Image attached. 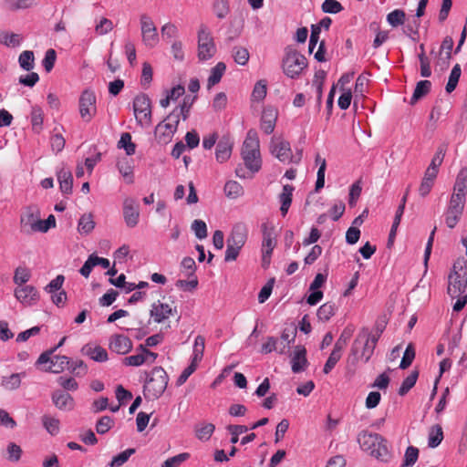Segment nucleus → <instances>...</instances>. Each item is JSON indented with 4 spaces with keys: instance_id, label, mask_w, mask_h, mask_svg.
<instances>
[{
    "instance_id": "nucleus-1",
    "label": "nucleus",
    "mask_w": 467,
    "mask_h": 467,
    "mask_svg": "<svg viewBox=\"0 0 467 467\" xmlns=\"http://www.w3.org/2000/svg\"><path fill=\"white\" fill-rule=\"evenodd\" d=\"M358 442L363 451L381 462H388L390 458L387 441L378 433L363 431L358 436Z\"/></svg>"
},
{
    "instance_id": "nucleus-2",
    "label": "nucleus",
    "mask_w": 467,
    "mask_h": 467,
    "mask_svg": "<svg viewBox=\"0 0 467 467\" xmlns=\"http://www.w3.org/2000/svg\"><path fill=\"white\" fill-rule=\"evenodd\" d=\"M375 347L368 338V328L363 327L357 335L351 346L348 360L356 364L360 358L368 362L374 353Z\"/></svg>"
},
{
    "instance_id": "nucleus-3",
    "label": "nucleus",
    "mask_w": 467,
    "mask_h": 467,
    "mask_svg": "<svg viewBox=\"0 0 467 467\" xmlns=\"http://www.w3.org/2000/svg\"><path fill=\"white\" fill-rule=\"evenodd\" d=\"M169 381L167 372L161 367L154 368L144 384V395L150 399H159L165 391Z\"/></svg>"
},
{
    "instance_id": "nucleus-4",
    "label": "nucleus",
    "mask_w": 467,
    "mask_h": 467,
    "mask_svg": "<svg viewBox=\"0 0 467 467\" xmlns=\"http://www.w3.org/2000/svg\"><path fill=\"white\" fill-rule=\"evenodd\" d=\"M306 66L307 60L304 55L291 47L285 48L282 67L284 73L288 78H298Z\"/></svg>"
},
{
    "instance_id": "nucleus-5",
    "label": "nucleus",
    "mask_w": 467,
    "mask_h": 467,
    "mask_svg": "<svg viewBox=\"0 0 467 467\" xmlns=\"http://www.w3.org/2000/svg\"><path fill=\"white\" fill-rule=\"evenodd\" d=\"M447 294L451 299L467 294V271L463 267L457 269L453 265L448 276Z\"/></svg>"
},
{
    "instance_id": "nucleus-6",
    "label": "nucleus",
    "mask_w": 467,
    "mask_h": 467,
    "mask_svg": "<svg viewBox=\"0 0 467 467\" xmlns=\"http://www.w3.org/2000/svg\"><path fill=\"white\" fill-rule=\"evenodd\" d=\"M216 52L213 37L208 27L202 25L198 30V58L200 61L211 59Z\"/></svg>"
},
{
    "instance_id": "nucleus-7",
    "label": "nucleus",
    "mask_w": 467,
    "mask_h": 467,
    "mask_svg": "<svg viewBox=\"0 0 467 467\" xmlns=\"http://www.w3.org/2000/svg\"><path fill=\"white\" fill-rule=\"evenodd\" d=\"M179 125V119H177V112L170 113L166 119L160 122L154 130L156 140L161 144L169 143Z\"/></svg>"
},
{
    "instance_id": "nucleus-8",
    "label": "nucleus",
    "mask_w": 467,
    "mask_h": 467,
    "mask_svg": "<svg viewBox=\"0 0 467 467\" xmlns=\"http://www.w3.org/2000/svg\"><path fill=\"white\" fill-rule=\"evenodd\" d=\"M141 40L142 43L148 47H154L159 43V34L157 27L154 25L150 16L146 14H142L140 16Z\"/></svg>"
},
{
    "instance_id": "nucleus-9",
    "label": "nucleus",
    "mask_w": 467,
    "mask_h": 467,
    "mask_svg": "<svg viewBox=\"0 0 467 467\" xmlns=\"http://www.w3.org/2000/svg\"><path fill=\"white\" fill-rule=\"evenodd\" d=\"M133 110L137 121L140 125H150L151 122L150 99L145 94H140L135 97L133 101Z\"/></svg>"
},
{
    "instance_id": "nucleus-10",
    "label": "nucleus",
    "mask_w": 467,
    "mask_h": 467,
    "mask_svg": "<svg viewBox=\"0 0 467 467\" xmlns=\"http://www.w3.org/2000/svg\"><path fill=\"white\" fill-rule=\"evenodd\" d=\"M40 224V212L36 206H28L20 216L21 232L31 234L38 232Z\"/></svg>"
},
{
    "instance_id": "nucleus-11",
    "label": "nucleus",
    "mask_w": 467,
    "mask_h": 467,
    "mask_svg": "<svg viewBox=\"0 0 467 467\" xmlns=\"http://www.w3.org/2000/svg\"><path fill=\"white\" fill-rule=\"evenodd\" d=\"M97 112L96 95L90 89H85L79 98V114L82 119L89 122Z\"/></svg>"
},
{
    "instance_id": "nucleus-12",
    "label": "nucleus",
    "mask_w": 467,
    "mask_h": 467,
    "mask_svg": "<svg viewBox=\"0 0 467 467\" xmlns=\"http://www.w3.org/2000/svg\"><path fill=\"white\" fill-rule=\"evenodd\" d=\"M464 204L465 201L461 200V198L451 197L448 208L444 213L445 223L449 228H454L460 221L464 209Z\"/></svg>"
},
{
    "instance_id": "nucleus-13",
    "label": "nucleus",
    "mask_w": 467,
    "mask_h": 467,
    "mask_svg": "<svg viewBox=\"0 0 467 467\" xmlns=\"http://www.w3.org/2000/svg\"><path fill=\"white\" fill-rule=\"evenodd\" d=\"M178 313L177 307H172L167 303L161 302L158 300L151 305L150 310V316L154 322L160 324L168 319L171 316Z\"/></svg>"
},
{
    "instance_id": "nucleus-14",
    "label": "nucleus",
    "mask_w": 467,
    "mask_h": 467,
    "mask_svg": "<svg viewBox=\"0 0 467 467\" xmlns=\"http://www.w3.org/2000/svg\"><path fill=\"white\" fill-rule=\"evenodd\" d=\"M270 151L282 162H290L292 160L290 143L286 140L273 138L270 143Z\"/></svg>"
},
{
    "instance_id": "nucleus-15",
    "label": "nucleus",
    "mask_w": 467,
    "mask_h": 467,
    "mask_svg": "<svg viewBox=\"0 0 467 467\" xmlns=\"http://www.w3.org/2000/svg\"><path fill=\"white\" fill-rule=\"evenodd\" d=\"M14 295L20 303L26 306L36 304L39 298L38 292L33 285L17 286Z\"/></svg>"
},
{
    "instance_id": "nucleus-16",
    "label": "nucleus",
    "mask_w": 467,
    "mask_h": 467,
    "mask_svg": "<svg viewBox=\"0 0 467 467\" xmlns=\"http://www.w3.org/2000/svg\"><path fill=\"white\" fill-rule=\"evenodd\" d=\"M123 216L126 224L129 227H134L138 224L140 213L138 205L134 199L126 198L123 202Z\"/></svg>"
},
{
    "instance_id": "nucleus-17",
    "label": "nucleus",
    "mask_w": 467,
    "mask_h": 467,
    "mask_svg": "<svg viewBox=\"0 0 467 467\" xmlns=\"http://www.w3.org/2000/svg\"><path fill=\"white\" fill-rule=\"evenodd\" d=\"M109 349L119 355H125L132 349V342L127 336L113 335L109 338Z\"/></svg>"
},
{
    "instance_id": "nucleus-18",
    "label": "nucleus",
    "mask_w": 467,
    "mask_h": 467,
    "mask_svg": "<svg viewBox=\"0 0 467 467\" xmlns=\"http://www.w3.org/2000/svg\"><path fill=\"white\" fill-rule=\"evenodd\" d=\"M277 115V109L271 106L264 109L261 116V129L265 134H271L274 131Z\"/></svg>"
},
{
    "instance_id": "nucleus-19",
    "label": "nucleus",
    "mask_w": 467,
    "mask_h": 467,
    "mask_svg": "<svg viewBox=\"0 0 467 467\" xmlns=\"http://www.w3.org/2000/svg\"><path fill=\"white\" fill-rule=\"evenodd\" d=\"M51 398L54 405L60 410H71L74 409V399L66 391L55 390Z\"/></svg>"
},
{
    "instance_id": "nucleus-20",
    "label": "nucleus",
    "mask_w": 467,
    "mask_h": 467,
    "mask_svg": "<svg viewBox=\"0 0 467 467\" xmlns=\"http://www.w3.org/2000/svg\"><path fill=\"white\" fill-rule=\"evenodd\" d=\"M234 141L229 136H223L216 145L215 157L217 161H226L232 154Z\"/></svg>"
},
{
    "instance_id": "nucleus-21",
    "label": "nucleus",
    "mask_w": 467,
    "mask_h": 467,
    "mask_svg": "<svg viewBox=\"0 0 467 467\" xmlns=\"http://www.w3.org/2000/svg\"><path fill=\"white\" fill-rule=\"evenodd\" d=\"M81 353L96 362H105L109 359L107 350L98 345L86 344L82 347Z\"/></svg>"
},
{
    "instance_id": "nucleus-22",
    "label": "nucleus",
    "mask_w": 467,
    "mask_h": 467,
    "mask_svg": "<svg viewBox=\"0 0 467 467\" xmlns=\"http://www.w3.org/2000/svg\"><path fill=\"white\" fill-rule=\"evenodd\" d=\"M467 190V168L462 167L457 174L456 181L453 186V193L451 197L461 198L465 201V192Z\"/></svg>"
},
{
    "instance_id": "nucleus-23",
    "label": "nucleus",
    "mask_w": 467,
    "mask_h": 467,
    "mask_svg": "<svg viewBox=\"0 0 467 467\" xmlns=\"http://www.w3.org/2000/svg\"><path fill=\"white\" fill-rule=\"evenodd\" d=\"M291 365H292V371L294 373H299L304 371L307 365V359H306V350L304 347L297 346L296 348L294 356L291 359Z\"/></svg>"
},
{
    "instance_id": "nucleus-24",
    "label": "nucleus",
    "mask_w": 467,
    "mask_h": 467,
    "mask_svg": "<svg viewBox=\"0 0 467 467\" xmlns=\"http://www.w3.org/2000/svg\"><path fill=\"white\" fill-rule=\"evenodd\" d=\"M247 239V229L245 225L239 223L234 226L230 236L227 239V244L236 247H243Z\"/></svg>"
},
{
    "instance_id": "nucleus-25",
    "label": "nucleus",
    "mask_w": 467,
    "mask_h": 467,
    "mask_svg": "<svg viewBox=\"0 0 467 467\" xmlns=\"http://www.w3.org/2000/svg\"><path fill=\"white\" fill-rule=\"evenodd\" d=\"M263 230V242L262 252H266V256L272 254L274 248L276 245L275 238L274 227H268L266 223L262 225Z\"/></svg>"
},
{
    "instance_id": "nucleus-26",
    "label": "nucleus",
    "mask_w": 467,
    "mask_h": 467,
    "mask_svg": "<svg viewBox=\"0 0 467 467\" xmlns=\"http://www.w3.org/2000/svg\"><path fill=\"white\" fill-rule=\"evenodd\" d=\"M59 188L62 193L71 194L73 187V176L70 170L61 168L57 173Z\"/></svg>"
},
{
    "instance_id": "nucleus-27",
    "label": "nucleus",
    "mask_w": 467,
    "mask_h": 467,
    "mask_svg": "<svg viewBox=\"0 0 467 467\" xmlns=\"http://www.w3.org/2000/svg\"><path fill=\"white\" fill-rule=\"evenodd\" d=\"M294 190L295 188L292 185L285 184L283 186V191L279 194V202L281 203L280 212L284 217L286 215L291 206Z\"/></svg>"
},
{
    "instance_id": "nucleus-28",
    "label": "nucleus",
    "mask_w": 467,
    "mask_h": 467,
    "mask_svg": "<svg viewBox=\"0 0 467 467\" xmlns=\"http://www.w3.org/2000/svg\"><path fill=\"white\" fill-rule=\"evenodd\" d=\"M246 168L253 173L257 172L262 166L260 151L242 153Z\"/></svg>"
},
{
    "instance_id": "nucleus-29",
    "label": "nucleus",
    "mask_w": 467,
    "mask_h": 467,
    "mask_svg": "<svg viewBox=\"0 0 467 467\" xmlns=\"http://www.w3.org/2000/svg\"><path fill=\"white\" fill-rule=\"evenodd\" d=\"M259 151V139L257 132L254 130H250L247 132L246 138L244 141L242 153L256 152Z\"/></svg>"
},
{
    "instance_id": "nucleus-30",
    "label": "nucleus",
    "mask_w": 467,
    "mask_h": 467,
    "mask_svg": "<svg viewBox=\"0 0 467 467\" xmlns=\"http://www.w3.org/2000/svg\"><path fill=\"white\" fill-rule=\"evenodd\" d=\"M197 96H185L182 102L179 107L175 108L171 113L177 112V119H180L182 116V119L185 120L189 117L191 108L192 107Z\"/></svg>"
},
{
    "instance_id": "nucleus-31",
    "label": "nucleus",
    "mask_w": 467,
    "mask_h": 467,
    "mask_svg": "<svg viewBox=\"0 0 467 467\" xmlns=\"http://www.w3.org/2000/svg\"><path fill=\"white\" fill-rule=\"evenodd\" d=\"M296 331L295 328L285 327L281 334L279 345V353L285 354L290 344L295 341Z\"/></svg>"
},
{
    "instance_id": "nucleus-32",
    "label": "nucleus",
    "mask_w": 467,
    "mask_h": 467,
    "mask_svg": "<svg viewBox=\"0 0 467 467\" xmlns=\"http://www.w3.org/2000/svg\"><path fill=\"white\" fill-rule=\"evenodd\" d=\"M71 359L67 356H54L52 357L51 366H49V371L53 373H60L65 369L69 368Z\"/></svg>"
},
{
    "instance_id": "nucleus-33",
    "label": "nucleus",
    "mask_w": 467,
    "mask_h": 467,
    "mask_svg": "<svg viewBox=\"0 0 467 467\" xmlns=\"http://www.w3.org/2000/svg\"><path fill=\"white\" fill-rule=\"evenodd\" d=\"M225 70L226 65L223 62H218L213 67H212L207 81L208 88H211L221 81Z\"/></svg>"
},
{
    "instance_id": "nucleus-34",
    "label": "nucleus",
    "mask_w": 467,
    "mask_h": 467,
    "mask_svg": "<svg viewBox=\"0 0 467 467\" xmlns=\"http://www.w3.org/2000/svg\"><path fill=\"white\" fill-rule=\"evenodd\" d=\"M23 37L19 34L10 33L7 31L0 32V44L7 47H17L21 45Z\"/></svg>"
},
{
    "instance_id": "nucleus-35",
    "label": "nucleus",
    "mask_w": 467,
    "mask_h": 467,
    "mask_svg": "<svg viewBox=\"0 0 467 467\" xmlns=\"http://www.w3.org/2000/svg\"><path fill=\"white\" fill-rule=\"evenodd\" d=\"M431 88V83L429 80H420L417 83L413 95L410 99V104L414 105L419 99L427 95Z\"/></svg>"
},
{
    "instance_id": "nucleus-36",
    "label": "nucleus",
    "mask_w": 467,
    "mask_h": 467,
    "mask_svg": "<svg viewBox=\"0 0 467 467\" xmlns=\"http://www.w3.org/2000/svg\"><path fill=\"white\" fill-rule=\"evenodd\" d=\"M443 440V431L441 425L436 424L429 431L428 446L430 448L438 447Z\"/></svg>"
},
{
    "instance_id": "nucleus-37",
    "label": "nucleus",
    "mask_w": 467,
    "mask_h": 467,
    "mask_svg": "<svg viewBox=\"0 0 467 467\" xmlns=\"http://www.w3.org/2000/svg\"><path fill=\"white\" fill-rule=\"evenodd\" d=\"M95 228V222L91 213L83 214L78 223V231L80 234H88Z\"/></svg>"
},
{
    "instance_id": "nucleus-38",
    "label": "nucleus",
    "mask_w": 467,
    "mask_h": 467,
    "mask_svg": "<svg viewBox=\"0 0 467 467\" xmlns=\"http://www.w3.org/2000/svg\"><path fill=\"white\" fill-rule=\"evenodd\" d=\"M25 373H14L8 377H2L1 386L8 390H14L20 387L21 378Z\"/></svg>"
},
{
    "instance_id": "nucleus-39",
    "label": "nucleus",
    "mask_w": 467,
    "mask_h": 467,
    "mask_svg": "<svg viewBox=\"0 0 467 467\" xmlns=\"http://www.w3.org/2000/svg\"><path fill=\"white\" fill-rule=\"evenodd\" d=\"M223 190L226 197L230 199H236L244 194L243 186L236 181H228Z\"/></svg>"
},
{
    "instance_id": "nucleus-40",
    "label": "nucleus",
    "mask_w": 467,
    "mask_h": 467,
    "mask_svg": "<svg viewBox=\"0 0 467 467\" xmlns=\"http://www.w3.org/2000/svg\"><path fill=\"white\" fill-rule=\"evenodd\" d=\"M20 67L26 71H30L35 67L34 52L30 50L23 51L18 57Z\"/></svg>"
},
{
    "instance_id": "nucleus-41",
    "label": "nucleus",
    "mask_w": 467,
    "mask_h": 467,
    "mask_svg": "<svg viewBox=\"0 0 467 467\" xmlns=\"http://www.w3.org/2000/svg\"><path fill=\"white\" fill-rule=\"evenodd\" d=\"M212 8L217 18L224 19L230 12L229 0H213Z\"/></svg>"
},
{
    "instance_id": "nucleus-42",
    "label": "nucleus",
    "mask_w": 467,
    "mask_h": 467,
    "mask_svg": "<svg viewBox=\"0 0 467 467\" xmlns=\"http://www.w3.org/2000/svg\"><path fill=\"white\" fill-rule=\"evenodd\" d=\"M6 9L16 11L18 9H26L36 5V0H4Z\"/></svg>"
},
{
    "instance_id": "nucleus-43",
    "label": "nucleus",
    "mask_w": 467,
    "mask_h": 467,
    "mask_svg": "<svg viewBox=\"0 0 467 467\" xmlns=\"http://www.w3.org/2000/svg\"><path fill=\"white\" fill-rule=\"evenodd\" d=\"M215 427L213 423H204L195 427V435L198 440L206 441L213 435Z\"/></svg>"
},
{
    "instance_id": "nucleus-44",
    "label": "nucleus",
    "mask_w": 467,
    "mask_h": 467,
    "mask_svg": "<svg viewBox=\"0 0 467 467\" xmlns=\"http://www.w3.org/2000/svg\"><path fill=\"white\" fill-rule=\"evenodd\" d=\"M462 69L459 64L454 65L452 67L445 89L447 93H451L457 87L459 79L461 78Z\"/></svg>"
},
{
    "instance_id": "nucleus-45",
    "label": "nucleus",
    "mask_w": 467,
    "mask_h": 467,
    "mask_svg": "<svg viewBox=\"0 0 467 467\" xmlns=\"http://www.w3.org/2000/svg\"><path fill=\"white\" fill-rule=\"evenodd\" d=\"M205 340L202 336H197L194 340L192 362L198 364L203 356Z\"/></svg>"
},
{
    "instance_id": "nucleus-46",
    "label": "nucleus",
    "mask_w": 467,
    "mask_h": 467,
    "mask_svg": "<svg viewBox=\"0 0 467 467\" xmlns=\"http://www.w3.org/2000/svg\"><path fill=\"white\" fill-rule=\"evenodd\" d=\"M418 377H419V372L412 371L407 378H405L399 389V391H398L399 395L400 396L406 395L410 390V389H412L414 387V385L416 384Z\"/></svg>"
},
{
    "instance_id": "nucleus-47",
    "label": "nucleus",
    "mask_w": 467,
    "mask_h": 467,
    "mask_svg": "<svg viewBox=\"0 0 467 467\" xmlns=\"http://www.w3.org/2000/svg\"><path fill=\"white\" fill-rule=\"evenodd\" d=\"M336 313V306L333 303H325L319 306L317 312V318L323 322L330 319Z\"/></svg>"
},
{
    "instance_id": "nucleus-48",
    "label": "nucleus",
    "mask_w": 467,
    "mask_h": 467,
    "mask_svg": "<svg viewBox=\"0 0 467 467\" xmlns=\"http://www.w3.org/2000/svg\"><path fill=\"white\" fill-rule=\"evenodd\" d=\"M31 278V272L28 268L24 266H18L15 270L14 275V283L17 285H24L26 283H27Z\"/></svg>"
},
{
    "instance_id": "nucleus-49",
    "label": "nucleus",
    "mask_w": 467,
    "mask_h": 467,
    "mask_svg": "<svg viewBox=\"0 0 467 467\" xmlns=\"http://www.w3.org/2000/svg\"><path fill=\"white\" fill-rule=\"evenodd\" d=\"M119 147L123 148L126 151V154L130 156L135 153L136 145L131 140V135L129 132H124L120 136V140H119Z\"/></svg>"
},
{
    "instance_id": "nucleus-50",
    "label": "nucleus",
    "mask_w": 467,
    "mask_h": 467,
    "mask_svg": "<svg viewBox=\"0 0 467 467\" xmlns=\"http://www.w3.org/2000/svg\"><path fill=\"white\" fill-rule=\"evenodd\" d=\"M342 356V351L334 347L332 352L330 353L325 366L323 368V372L325 374H328L339 361Z\"/></svg>"
},
{
    "instance_id": "nucleus-51",
    "label": "nucleus",
    "mask_w": 467,
    "mask_h": 467,
    "mask_svg": "<svg viewBox=\"0 0 467 467\" xmlns=\"http://www.w3.org/2000/svg\"><path fill=\"white\" fill-rule=\"evenodd\" d=\"M405 12L401 9H395L387 16L388 23L393 26L397 27L404 24L405 21Z\"/></svg>"
},
{
    "instance_id": "nucleus-52",
    "label": "nucleus",
    "mask_w": 467,
    "mask_h": 467,
    "mask_svg": "<svg viewBox=\"0 0 467 467\" xmlns=\"http://www.w3.org/2000/svg\"><path fill=\"white\" fill-rule=\"evenodd\" d=\"M134 453H135V449L129 448V449L121 451L118 455L114 456L109 465L110 467H119V466L123 465L129 460V458Z\"/></svg>"
},
{
    "instance_id": "nucleus-53",
    "label": "nucleus",
    "mask_w": 467,
    "mask_h": 467,
    "mask_svg": "<svg viewBox=\"0 0 467 467\" xmlns=\"http://www.w3.org/2000/svg\"><path fill=\"white\" fill-rule=\"evenodd\" d=\"M266 82L265 80H259L255 83L254 89L252 91V100L253 101H262L266 96Z\"/></svg>"
},
{
    "instance_id": "nucleus-54",
    "label": "nucleus",
    "mask_w": 467,
    "mask_h": 467,
    "mask_svg": "<svg viewBox=\"0 0 467 467\" xmlns=\"http://www.w3.org/2000/svg\"><path fill=\"white\" fill-rule=\"evenodd\" d=\"M249 52L245 47H234L233 48V57L237 64L241 66L246 65L249 60Z\"/></svg>"
},
{
    "instance_id": "nucleus-55",
    "label": "nucleus",
    "mask_w": 467,
    "mask_h": 467,
    "mask_svg": "<svg viewBox=\"0 0 467 467\" xmlns=\"http://www.w3.org/2000/svg\"><path fill=\"white\" fill-rule=\"evenodd\" d=\"M354 332V327L351 326H348L341 333L338 339L336 341L334 347L337 349L343 351L344 348L347 346L348 340L352 337Z\"/></svg>"
},
{
    "instance_id": "nucleus-56",
    "label": "nucleus",
    "mask_w": 467,
    "mask_h": 467,
    "mask_svg": "<svg viewBox=\"0 0 467 467\" xmlns=\"http://www.w3.org/2000/svg\"><path fill=\"white\" fill-rule=\"evenodd\" d=\"M419 457V450L416 447L409 446L405 451L402 467H411Z\"/></svg>"
},
{
    "instance_id": "nucleus-57",
    "label": "nucleus",
    "mask_w": 467,
    "mask_h": 467,
    "mask_svg": "<svg viewBox=\"0 0 467 467\" xmlns=\"http://www.w3.org/2000/svg\"><path fill=\"white\" fill-rule=\"evenodd\" d=\"M447 151V144L442 143L438 148L431 159V161L429 166L439 169V167L442 164L443 159L445 157Z\"/></svg>"
},
{
    "instance_id": "nucleus-58",
    "label": "nucleus",
    "mask_w": 467,
    "mask_h": 467,
    "mask_svg": "<svg viewBox=\"0 0 467 467\" xmlns=\"http://www.w3.org/2000/svg\"><path fill=\"white\" fill-rule=\"evenodd\" d=\"M190 458V453L182 452L173 457L168 458L163 462L161 467H179L182 462Z\"/></svg>"
},
{
    "instance_id": "nucleus-59",
    "label": "nucleus",
    "mask_w": 467,
    "mask_h": 467,
    "mask_svg": "<svg viewBox=\"0 0 467 467\" xmlns=\"http://www.w3.org/2000/svg\"><path fill=\"white\" fill-rule=\"evenodd\" d=\"M114 425V420L109 416L101 417L96 424V431L99 434L107 433Z\"/></svg>"
},
{
    "instance_id": "nucleus-60",
    "label": "nucleus",
    "mask_w": 467,
    "mask_h": 467,
    "mask_svg": "<svg viewBox=\"0 0 467 467\" xmlns=\"http://www.w3.org/2000/svg\"><path fill=\"white\" fill-rule=\"evenodd\" d=\"M415 358V349L413 345L410 343L407 346L405 352L403 354L402 359L400 364V368L405 369L409 368L413 359Z\"/></svg>"
},
{
    "instance_id": "nucleus-61",
    "label": "nucleus",
    "mask_w": 467,
    "mask_h": 467,
    "mask_svg": "<svg viewBox=\"0 0 467 467\" xmlns=\"http://www.w3.org/2000/svg\"><path fill=\"white\" fill-rule=\"evenodd\" d=\"M42 422L46 430L51 434L56 435L59 431V420L57 419L44 415Z\"/></svg>"
},
{
    "instance_id": "nucleus-62",
    "label": "nucleus",
    "mask_w": 467,
    "mask_h": 467,
    "mask_svg": "<svg viewBox=\"0 0 467 467\" xmlns=\"http://www.w3.org/2000/svg\"><path fill=\"white\" fill-rule=\"evenodd\" d=\"M191 227L198 239L202 240L207 237V226L202 220H194Z\"/></svg>"
},
{
    "instance_id": "nucleus-63",
    "label": "nucleus",
    "mask_w": 467,
    "mask_h": 467,
    "mask_svg": "<svg viewBox=\"0 0 467 467\" xmlns=\"http://www.w3.org/2000/svg\"><path fill=\"white\" fill-rule=\"evenodd\" d=\"M68 370L76 376L82 377L88 373V367L83 360H71Z\"/></svg>"
},
{
    "instance_id": "nucleus-64",
    "label": "nucleus",
    "mask_w": 467,
    "mask_h": 467,
    "mask_svg": "<svg viewBox=\"0 0 467 467\" xmlns=\"http://www.w3.org/2000/svg\"><path fill=\"white\" fill-rule=\"evenodd\" d=\"M342 10V5L337 0H325L322 4V11L324 13L337 14Z\"/></svg>"
}]
</instances>
